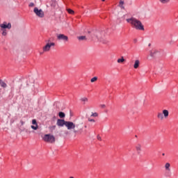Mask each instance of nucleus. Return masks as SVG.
Segmentation results:
<instances>
[{"instance_id":"39448f33","label":"nucleus","mask_w":178,"mask_h":178,"mask_svg":"<svg viewBox=\"0 0 178 178\" xmlns=\"http://www.w3.org/2000/svg\"><path fill=\"white\" fill-rule=\"evenodd\" d=\"M57 39L58 40V41H63V42H64L65 44H66V42H69V37H67V35H65V34H58Z\"/></svg>"},{"instance_id":"7c9ffc66","label":"nucleus","mask_w":178,"mask_h":178,"mask_svg":"<svg viewBox=\"0 0 178 178\" xmlns=\"http://www.w3.org/2000/svg\"><path fill=\"white\" fill-rule=\"evenodd\" d=\"M20 123H21L22 126H23V125L24 124V123H25V122H24V121L21 120V121H20Z\"/></svg>"},{"instance_id":"9b49d317","label":"nucleus","mask_w":178,"mask_h":178,"mask_svg":"<svg viewBox=\"0 0 178 178\" xmlns=\"http://www.w3.org/2000/svg\"><path fill=\"white\" fill-rule=\"evenodd\" d=\"M136 151L138 155L141 154L143 146L140 144H138L135 146Z\"/></svg>"},{"instance_id":"1a4fd4ad","label":"nucleus","mask_w":178,"mask_h":178,"mask_svg":"<svg viewBox=\"0 0 178 178\" xmlns=\"http://www.w3.org/2000/svg\"><path fill=\"white\" fill-rule=\"evenodd\" d=\"M32 124L31 127L33 129V130H38V124H37V120H32Z\"/></svg>"},{"instance_id":"f257e3e1","label":"nucleus","mask_w":178,"mask_h":178,"mask_svg":"<svg viewBox=\"0 0 178 178\" xmlns=\"http://www.w3.org/2000/svg\"><path fill=\"white\" fill-rule=\"evenodd\" d=\"M57 126L59 127H63L65 126L67 130H73L74 134H83V127H81L78 129H76V127L79 128V124L76 125L73 122L65 121V120H57L56 122Z\"/></svg>"},{"instance_id":"a211bd4d","label":"nucleus","mask_w":178,"mask_h":178,"mask_svg":"<svg viewBox=\"0 0 178 178\" xmlns=\"http://www.w3.org/2000/svg\"><path fill=\"white\" fill-rule=\"evenodd\" d=\"M160 3L163 5H166V3H169L170 0H159Z\"/></svg>"},{"instance_id":"a878e982","label":"nucleus","mask_w":178,"mask_h":178,"mask_svg":"<svg viewBox=\"0 0 178 178\" xmlns=\"http://www.w3.org/2000/svg\"><path fill=\"white\" fill-rule=\"evenodd\" d=\"M78 39L81 41H83V40H86V36H79L78 37Z\"/></svg>"},{"instance_id":"2f4dec72","label":"nucleus","mask_w":178,"mask_h":178,"mask_svg":"<svg viewBox=\"0 0 178 178\" xmlns=\"http://www.w3.org/2000/svg\"><path fill=\"white\" fill-rule=\"evenodd\" d=\"M88 34H91V31H88Z\"/></svg>"},{"instance_id":"412c9836","label":"nucleus","mask_w":178,"mask_h":178,"mask_svg":"<svg viewBox=\"0 0 178 178\" xmlns=\"http://www.w3.org/2000/svg\"><path fill=\"white\" fill-rule=\"evenodd\" d=\"M68 13H70V15H74V11L70 8L67 9Z\"/></svg>"},{"instance_id":"4be33fe9","label":"nucleus","mask_w":178,"mask_h":178,"mask_svg":"<svg viewBox=\"0 0 178 178\" xmlns=\"http://www.w3.org/2000/svg\"><path fill=\"white\" fill-rule=\"evenodd\" d=\"M124 62V58L122 57L118 60V63H123Z\"/></svg>"},{"instance_id":"6ab92c4d","label":"nucleus","mask_w":178,"mask_h":178,"mask_svg":"<svg viewBox=\"0 0 178 178\" xmlns=\"http://www.w3.org/2000/svg\"><path fill=\"white\" fill-rule=\"evenodd\" d=\"M1 34L2 35H3L4 37L7 35L8 32L6 31V29H1Z\"/></svg>"},{"instance_id":"bb28decb","label":"nucleus","mask_w":178,"mask_h":178,"mask_svg":"<svg viewBox=\"0 0 178 178\" xmlns=\"http://www.w3.org/2000/svg\"><path fill=\"white\" fill-rule=\"evenodd\" d=\"M50 130H55V129H56V126H51L49 127Z\"/></svg>"},{"instance_id":"72a5a7b5","label":"nucleus","mask_w":178,"mask_h":178,"mask_svg":"<svg viewBox=\"0 0 178 178\" xmlns=\"http://www.w3.org/2000/svg\"><path fill=\"white\" fill-rule=\"evenodd\" d=\"M69 178H74V177H70Z\"/></svg>"},{"instance_id":"473e14b6","label":"nucleus","mask_w":178,"mask_h":178,"mask_svg":"<svg viewBox=\"0 0 178 178\" xmlns=\"http://www.w3.org/2000/svg\"><path fill=\"white\" fill-rule=\"evenodd\" d=\"M124 19H126V15H124Z\"/></svg>"},{"instance_id":"f3484780","label":"nucleus","mask_w":178,"mask_h":178,"mask_svg":"<svg viewBox=\"0 0 178 178\" xmlns=\"http://www.w3.org/2000/svg\"><path fill=\"white\" fill-rule=\"evenodd\" d=\"M165 170L170 171V163H166L165 165Z\"/></svg>"},{"instance_id":"5701e85b","label":"nucleus","mask_w":178,"mask_h":178,"mask_svg":"<svg viewBox=\"0 0 178 178\" xmlns=\"http://www.w3.org/2000/svg\"><path fill=\"white\" fill-rule=\"evenodd\" d=\"M97 80H98V77L95 76V77H93V78H92V79H90V81H91L92 83H95V81H97Z\"/></svg>"},{"instance_id":"b1692460","label":"nucleus","mask_w":178,"mask_h":178,"mask_svg":"<svg viewBox=\"0 0 178 178\" xmlns=\"http://www.w3.org/2000/svg\"><path fill=\"white\" fill-rule=\"evenodd\" d=\"M58 116H59V118H65V113H63V112H60L59 113H58Z\"/></svg>"},{"instance_id":"aec40b11","label":"nucleus","mask_w":178,"mask_h":178,"mask_svg":"<svg viewBox=\"0 0 178 178\" xmlns=\"http://www.w3.org/2000/svg\"><path fill=\"white\" fill-rule=\"evenodd\" d=\"M90 118H98V113H92Z\"/></svg>"},{"instance_id":"393cba45","label":"nucleus","mask_w":178,"mask_h":178,"mask_svg":"<svg viewBox=\"0 0 178 178\" xmlns=\"http://www.w3.org/2000/svg\"><path fill=\"white\" fill-rule=\"evenodd\" d=\"M88 122H90V123H95V120L92 118H88Z\"/></svg>"},{"instance_id":"6e6552de","label":"nucleus","mask_w":178,"mask_h":178,"mask_svg":"<svg viewBox=\"0 0 178 178\" xmlns=\"http://www.w3.org/2000/svg\"><path fill=\"white\" fill-rule=\"evenodd\" d=\"M0 27H1V29L6 30H10L12 29V24L10 23L3 22V24H0Z\"/></svg>"},{"instance_id":"9d476101","label":"nucleus","mask_w":178,"mask_h":178,"mask_svg":"<svg viewBox=\"0 0 178 178\" xmlns=\"http://www.w3.org/2000/svg\"><path fill=\"white\" fill-rule=\"evenodd\" d=\"M140 60L136 59L134 62L133 67L134 69H138L140 67Z\"/></svg>"},{"instance_id":"f03ea898","label":"nucleus","mask_w":178,"mask_h":178,"mask_svg":"<svg viewBox=\"0 0 178 178\" xmlns=\"http://www.w3.org/2000/svg\"><path fill=\"white\" fill-rule=\"evenodd\" d=\"M127 23L131 24L132 29L135 30H140V31H144V25L139 19H137L136 17H131L126 19Z\"/></svg>"},{"instance_id":"c85d7f7f","label":"nucleus","mask_w":178,"mask_h":178,"mask_svg":"<svg viewBox=\"0 0 178 178\" xmlns=\"http://www.w3.org/2000/svg\"><path fill=\"white\" fill-rule=\"evenodd\" d=\"M97 140H99V141L102 140V138H101V136L99 135L97 136Z\"/></svg>"},{"instance_id":"dca6fc26","label":"nucleus","mask_w":178,"mask_h":178,"mask_svg":"<svg viewBox=\"0 0 178 178\" xmlns=\"http://www.w3.org/2000/svg\"><path fill=\"white\" fill-rule=\"evenodd\" d=\"M123 5H124V1L123 0H120L119 6L121 8V9H124V6Z\"/></svg>"},{"instance_id":"c9c22d12","label":"nucleus","mask_w":178,"mask_h":178,"mask_svg":"<svg viewBox=\"0 0 178 178\" xmlns=\"http://www.w3.org/2000/svg\"><path fill=\"white\" fill-rule=\"evenodd\" d=\"M103 2H104L105 0H102Z\"/></svg>"},{"instance_id":"20e7f679","label":"nucleus","mask_w":178,"mask_h":178,"mask_svg":"<svg viewBox=\"0 0 178 178\" xmlns=\"http://www.w3.org/2000/svg\"><path fill=\"white\" fill-rule=\"evenodd\" d=\"M45 143H49L50 144H54L55 143V136L51 134H45L42 138Z\"/></svg>"},{"instance_id":"0eeeda50","label":"nucleus","mask_w":178,"mask_h":178,"mask_svg":"<svg viewBox=\"0 0 178 178\" xmlns=\"http://www.w3.org/2000/svg\"><path fill=\"white\" fill-rule=\"evenodd\" d=\"M51 47H55L54 42H48L43 47V52H49L51 51Z\"/></svg>"},{"instance_id":"f704fd0d","label":"nucleus","mask_w":178,"mask_h":178,"mask_svg":"<svg viewBox=\"0 0 178 178\" xmlns=\"http://www.w3.org/2000/svg\"><path fill=\"white\" fill-rule=\"evenodd\" d=\"M154 55H152V53H151V56H153Z\"/></svg>"},{"instance_id":"2eb2a0df","label":"nucleus","mask_w":178,"mask_h":178,"mask_svg":"<svg viewBox=\"0 0 178 178\" xmlns=\"http://www.w3.org/2000/svg\"><path fill=\"white\" fill-rule=\"evenodd\" d=\"M0 86L1 87H2L3 88H6L8 87V85L6 84V83H5L3 81L0 80Z\"/></svg>"},{"instance_id":"4468645a","label":"nucleus","mask_w":178,"mask_h":178,"mask_svg":"<svg viewBox=\"0 0 178 178\" xmlns=\"http://www.w3.org/2000/svg\"><path fill=\"white\" fill-rule=\"evenodd\" d=\"M80 101L83 102V104H87V102H88V98H87L86 97H83L80 99Z\"/></svg>"},{"instance_id":"f8f14e48","label":"nucleus","mask_w":178,"mask_h":178,"mask_svg":"<svg viewBox=\"0 0 178 178\" xmlns=\"http://www.w3.org/2000/svg\"><path fill=\"white\" fill-rule=\"evenodd\" d=\"M161 113H163V116L165 119H168V118L169 117V111L166 109L163 110Z\"/></svg>"},{"instance_id":"423d86ee","label":"nucleus","mask_w":178,"mask_h":178,"mask_svg":"<svg viewBox=\"0 0 178 178\" xmlns=\"http://www.w3.org/2000/svg\"><path fill=\"white\" fill-rule=\"evenodd\" d=\"M33 12L38 17L42 18L44 16V11H42L41 9H38V8L35 7L33 9Z\"/></svg>"},{"instance_id":"cd10ccee","label":"nucleus","mask_w":178,"mask_h":178,"mask_svg":"<svg viewBox=\"0 0 178 178\" xmlns=\"http://www.w3.org/2000/svg\"><path fill=\"white\" fill-rule=\"evenodd\" d=\"M100 108H102V109H105V108H106V106L105 104H101Z\"/></svg>"},{"instance_id":"c756f323","label":"nucleus","mask_w":178,"mask_h":178,"mask_svg":"<svg viewBox=\"0 0 178 178\" xmlns=\"http://www.w3.org/2000/svg\"><path fill=\"white\" fill-rule=\"evenodd\" d=\"M34 3H31L30 4H29V7L30 8H33V7H34Z\"/></svg>"},{"instance_id":"ddd939ff","label":"nucleus","mask_w":178,"mask_h":178,"mask_svg":"<svg viewBox=\"0 0 178 178\" xmlns=\"http://www.w3.org/2000/svg\"><path fill=\"white\" fill-rule=\"evenodd\" d=\"M157 118L159 119V120H163L165 119V117L163 116V114L162 113H158Z\"/></svg>"},{"instance_id":"7ed1b4c3","label":"nucleus","mask_w":178,"mask_h":178,"mask_svg":"<svg viewBox=\"0 0 178 178\" xmlns=\"http://www.w3.org/2000/svg\"><path fill=\"white\" fill-rule=\"evenodd\" d=\"M91 37L92 38L96 37L98 41L102 42L103 44H106V42H108V40H106V39L105 38V35H104V32H100L98 31H92Z\"/></svg>"}]
</instances>
